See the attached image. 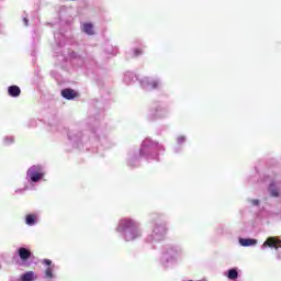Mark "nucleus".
Listing matches in <instances>:
<instances>
[{"label": "nucleus", "mask_w": 281, "mask_h": 281, "mask_svg": "<svg viewBox=\"0 0 281 281\" xmlns=\"http://www.w3.org/2000/svg\"><path fill=\"white\" fill-rule=\"evenodd\" d=\"M25 25H27V19H24Z\"/></svg>", "instance_id": "obj_18"}, {"label": "nucleus", "mask_w": 281, "mask_h": 281, "mask_svg": "<svg viewBox=\"0 0 281 281\" xmlns=\"http://www.w3.org/2000/svg\"><path fill=\"white\" fill-rule=\"evenodd\" d=\"M227 278H228V280H236V279H238V270H236V268L229 269Z\"/></svg>", "instance_id": "obj_11"}, {"label": "nucleus", "mask_w": 281, "mask_h": 281, "mask_svg": "<svg viewBox=\"0 0 281 281\" xmlns=\"http://www.w3.org/2000/svg\"><path fill=\"white\" fill-rule=\"evenodd\" d=\"M18 254L21 260L23 261L30 260V258H32V251L27 248H23V247L19 248Z\"/></svg>", "instance_id": "obj_5"}, {"label": "nucleus", "mask_w": 281, "mask_h": 281, "mask_svg": "<svg viewBox=\"0 0 281 281\" xmlns=\"http://www.w3.org/2000/svg\"><path fill=\"white\" fill-rule=\"evenodd\" d=\"M25 223L26 225H34V223H36V215L34 214L26 215Z\"/></svg>", "instance_id": "obj_12"}, {"label": "nucleus", "mask_w": 281, "mask_h": 281, "mask_svg": "<svg viewBox=\"0 0 281 281\" xmlns=\"http://www.w3.org/2000/svg\"><path fill=\"white\" fill-rule=\"evenodd\" d=\"M268 191H269L270 195L273 198L280 196V191L276 187V182L270 183Z\"/></svg>", "instance_id": "obj_9"}, {"label": "nucleus", "mask_w": 281, "mask_h": 281, "mask_svg": "<svg viewBox=\"0 0 281 281\" xmlns=\"http://www.w3.org/2000/svg\"><path fill=\"white\" fill-rule=\"evenodd\" d=\"M27 177H30L31 181L33 183H38L43 177H45V173L43 172V167L41 166H32L27 170Z\"/></svg>", "instance_id": "obj_2"}, {"label": "nucleus", "mask_w": 281, "mask_h": 281, "mask_svg": "<svg viewBox=\"0 0 281 281\" xmlns=\"http://www.w3.org/2000/svg\"><path fill=\"white\" fill-rule=\"evenodd\" d=\"M143 54H144V52L142 50V48L134 49V56H142Z\"/></svg>", "instance_id": "obj_14"}, {"label": "nucleus", "mask_w": 281, "mask_h": 281, "mask_svg": "<svg viewBox=\"0 0 281 281\" xmlns=\"http://www.w3.org/2000/svg\"><path fill=\"white\" fill-rule=\"evenodd\" d=\"M37 278L38 277L36 276V273H34V271H27L20 277V280L21 281H35V280H37Z\"/></svg>", "instance_id": "obj_6"}, {"label": "nucleus", "mask_w": 281, "mask_h": 281, "mask_svg": "<svg viewBox=\"0 0 281 281\" xmlns=\"http://www.w3.org/2000/svg\"><path fill=\"white\" fill-rule=\"evenodd\" d=\"M258 240L256 239H249V238H240L239 244L241 247H251L254 245H257Z\"/></svg>", "instance_id": "obj_8"}, {"label": "nucleus", "mask_w": 281, "mask_h": 281, "mask_svg": "<svg viewBox=\"0 0 281 281\" xmlns=\"http://www.w3.org/2000/svg\"><path fill=\"white\" fill-rule=\"evenodd\" d=\"M123 229H126L125 231L126 240H135V238H139V236H142V233L137 227V224L132 220H123L120 222L117 232H123Z\"/></svg>", "instance_id": "obj_1"}, {"label": "nucleus", "mask_w": 281, "mask_h": 281, "mask_svg": "<svg viewBox=\"0 0 281 281\" xmlns=\"http://www.w3.org/2000/svg\"><path fill=\"white\" fill-rule=\"evenodd\" d=\"M149 85L151 89H157V87H159V82L157 80L151 81Z\"/></svg>", "instance_id": "obj_15"}, {"label": "nucleus", "mask_w": 281, "mask_h": 281, "mask_svg": "<svg viewBox=\"0 0 281 281\" xmlns=\"http://www.w3.org/2000/svg\"><path fill=\"white\" fill-rule=\"evenodd\" d=\"M45 278H48L49 280H52V278H54V270H52V268H47L45 270Z\"/></svg>", "instance_id": "obj_13"}, {"label": "nucleus", "mask_w": 281, "mask_h": 281, "mask_svg": "<svg viewBox=\"0 0 281 281\" xmlns=\"http://www.w3.org/2000/svg\"><path fill=\"white\" fill-rule=\"evenodd\" d=\"M61 95L66 100H74L75 98H78V92H76L74 89H64L61 90Z\"/></svg>", "instance_id": "obj_4"}, {"label": "nucleus", "mask_w": 281, "mask_h": 281, "mask_svg": "<svg viewBox=\"0 0 281 281\" xmlns=\"http://www.w3.org/2000/svg\"><path fill=\"white\" fill-rule=\"evenodd\" d=\"M250 203H251V205H260L259 200H251Z\"/></svg>", "instance_id": "obj_17"}, {"label": "nucleus", "mask_w": 281, "mask_h": 281, "mask_svg": "<svg viewBox=\"0 0 281 281\" xmlns=\"http://www.w3.org/2000/svg\"><path fill=\"white\" fill-rule=\"evenodd\" d=\"M155 232H157V228H155Z\"/></svg>", "instance_id": "obj_20"}, {"label": "nucleus", "mask_w": 281, "mask_h": 281, "mask_svg": "<svg viewBox=\"0 0 281 281\" xmlns=\"http://www.w3.org/2000/svg\"><path fill=\"white\" fill-rule=\"evenodd\" d=\"M280 239H277L276 237H269L263 244L262 247H273L274 249L280 248Z\"/></svg>", "instance_id": "obj_3"}, {"label": "nucleus", "mask_w": 281, "mask_h": 281, "mask_svg": "<svg viewBox=\"0 0 281 281\" xmlns=\"http://www.w3.org/2000/svg\"><path fill=\"white\" fill-rule=\"evenodd\" d=\"M161 229H164V232H166V228H165V227H161Z\"/></svg>", "instance_id": "obj_19"}, {"label": "nucleus", "mask_w": 281, "mask_h": 281, "mask_svg": "<svg viewBox=\"0 0 281 281\" xmlns=\"http://www.w3.org/2000/svg\"><path fill=\"white\" fill-rule=\"evenodd\" d=\"M8 93L11 98H19L21 95V88L19 86H11L8 88Z\"/></svg>", "instance_id": "obj_7"}, {"label": "nucleus", "mask_w": 281, "mask_h": 281, "mask_svg": "<svg viewBox=\"0 0 281 281\" xmlns=\"http://www.w3.org/2000/svg\"><path fill=\"white\" fill-rule=\"evenodd\" d=\"M43 265H46L47 267H50V266H52V260H49V259H44V260H43Z\"/></svg>", "instance_id": "obj_16"}, {"label": "nucleus", "mask_w": 281, "mask_h": 281, "mask_svg": "<svg viewBox=\"0 0 281 281\" xmlns=\"http://www.w3.org/2000/svg\"><path fill=\"white\" fill-rule=\"evenodd\" d=\"M83 32L86 34H88L89 36H93V34H94V32H93V24H91V23L83 24Z\"/></svg>", "instance_id": "obj_10"}]
</instances>
